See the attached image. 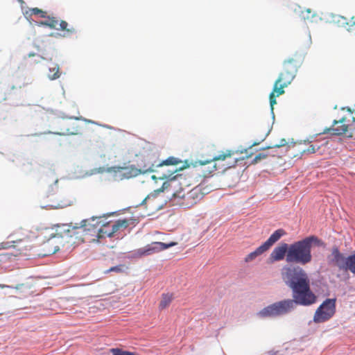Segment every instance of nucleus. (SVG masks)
Returning <instances> with one entry per match:
<instances>
[{
	"label": "nucleus",
	"mask_w": 355,
	"mask_h": 355,
	"mask_svg": "<svg viewBox=\"0 0 355 355\" xmlns=\"http://www.w3.org/2000/svg\"><path fill=\"white\" fill-rule=\"evenodd\" d=\"M282 278L292 290L293 299L284 300L263 308L258 313L260 317L272 318L286 315L294 310L297 304L309 306L316 302V296L310 288L308 275L302 268L284 267L282 270Z\"/></svg>",
	"instance_id": "nucleus-1"
},
{
	"label": "nucleus",
	"mask_w": 355,
	"mask_h": 355,
	"mask_svg": "<svg viewBox=\"0 0 355 355\" xmlns=\"http://www.w3.org/2000/svg\"><path fill=\"white\" fill-rule=\"evenodd\" d=\"M182 161L175 157H169L157 164L147 163L139 168L135 165L127 166H112L108 169V171L113 173L115 179L118 180H128L137 177L141 174H145L155 171V167H162L164 166H176L180 164Z\"/></svg>",
	"instance_id": "nucleus-2"
},
{
	"label": "nucleus",
	"mask_w": 355,
	"mask_h": 355,
	"mask_svg": "<svg viewBox=\"0 0 355 355\" xmlns=\"http://www.w3.org/2000/svg\"><path fill=\"white\" fill-rule=\"evenodd\" d=\"M299 66L300 62L295 58L284 61L283 70L275 82L272 91L269 96L272 111L277 103L276 98L284 94V88L287 87L295 78Z\"/></svg>",
	"instance_id": "nucleus-3"
},
{
	"label": "nucleus",
	"mask_w": 355,
	"mask_h": 355,
	"mask_svg": "<svg viewBox=\"0 0 355 355\" xmlns=\"http://www.w3.org/2000/svg\"><path fill=\"white\" fill-rule=\"evenodd\" d=\"M313 243L318 245L322 244L316 236H310L290 245L286 254V261L301 265L310 263L312 260L311 248Z\"/></svg>",
	"instance_id": "nucleus-4"
},
{
	"label": "nucleus",
	"mask_w": 355,
	"mask_h": 355,
	"mask_svg": "<svg viewBox=\"0 0 355 355\" xmlns=\"http://www.w3.org/2000/svg\"><path fill=\"white\" fill-rule=\"evenodd\" d=\"M14 237L15 239L10 241L2 242L0 244V249H8L10 247L17 248L19 254L25 253L27 250L31 249V239L35 236L34 233L25 227H20L16 230L12 235L9 236Z\"/></svg>",
	"instance_id": "nucleus-5"
},
{
	"label": "nucleus",
	"mask_w": 355,
	"mask_h": 355,
	"mask_svg": "<svg viewBox=\"0 0 355 355\" xmlns=\"http://www.w3.org/2000/svg\"><path fill=\"white\" fill-rule=\"evenodd\" d=\"M239 151L226 150L219 152L218 155L213 157L210 159L205 161H196L193 164L197 173L203 178H207L212 175V173L218 169L216 162L225 161L228 158L234 157L238 154Z\"/></svg>",
	"instance_id": "nucleus-6"
},
{
	"label": "nucleus",
	"mask_w": 355,
	"mask_h": 355,
	"mask_svg": "<svg viewBox=\"0 0 355 355\" xmlns=\"http://www.w3.org/2000/svg\"><path fill=\"white\" fill-rule=\"evenodd\" d=\"M329 264L337 266L340 270H350L355 273V254L345 257L338 248L332 249L331 254L327 257Z\"/></svg>",
	"instance_id": "nucleus-7"
},
{
	"label": "nucleus",
	"mask_w": 355,
	"mask_h": 355,
	"mask_svg": "<svg viewBox=\"0 0 355 355\" xmlns=\"http://www.w3.org/2000/svg\"><path fill=\"white\" fill-rule=\"evenodd\" d=\"M130 225L128 219L118 220L114 223L107 221V218L101 217L100 235L98 239L112 237L114 234L121 230L126 229Z\"/></svg>",
	"instance_id": "nucleus-8"
},
{
	"label": "nucleus",
	"mask_w": 355,
	"mask_h": 355,
	"mask_svg": "<svg viewBox=\"0 0 355 355\" xmlns=\"http://www.w3.org/2000/svg\"><path fill=\"white\" fill-rule=\"evenodd\" d=\"M336 313V299H327L317 309L313 321L316 323L324 322L331 318Z\"/></svg>",
	"instance_id": "nucleus-9"
},
{
	"label": "nucleus",
	"mask_w": 355,
	"mask_h": 355,
	"mask_svg": "<svg viewBox=\"0 0 355 355\" xmlns=\"http://www.w3.org/2000/svg\"><path fill=\"white\" fill-rule=\"evenodd\" d=\"M177 170L173 171H168L167 173H163L159 179L160 180H166L163 182L162 186L155 189L153 192L148 194L141 202V205H144L147 204V202L150 200L151 199H155L157 196L161 193L164 192L165 190H167L168 187H172L173 184L178 180L179 178L182 179L181 175H177L172 177L173 174L176 172Z\"/></svg>",
	"instance_id": "nucleus-10"
},
{
	"label": "nucleus",
	"mask_w": 355,
	"mask_h": 355,
	"mask_svg": "<svg viewBox=\"0 0 355 355\" xmlns=\"http://www.w3.org/2000/svg\"><path fill=\"white\" fill-rule=\"evenodd\" d=\"M101 217H92L83 220L78 228V233H83L85 236H96L100 235Z\"/></svg>",
	"instance_id": "nucleus-11"
},
{
	"label": "nucleus",
	"mask_w": 355,
	"mask_h": 355,
	"mask_svg": "<svg viewBox=\"0 0 355 355\" xmlns=\"http://www.w3.org/2000/svg\"><path fill=\"white\" fill-rule=\"evenodd\" d=\"M175 244L176 243L175 242H171L169 243L153 242L144 248H141L135 250V254L137 257L151 255L174 246Z\"/></svg>",
	"instance_id": "nucleus-12"
},
{
	"label": "nucleus",
	"mask_w": 355,
	"mask_h": 355,
	"mask_svg": "<svg viewBox=\"0 0 355 355\" xmlns=\"http://www.w3.org/2000/svg\"><path fill=\"white\" fill-rule=\"evenodd\" d=\"M45 21L38 23L39 26H46L51 28L61 30L66 32L67 35L73 34L76 32V28L73 27L68 28V23L64 20H59L56 17H46Z\"/></svg>",
	"instance_id": "nucleus-13"
},
{
	"label": "nucleus",
	"mask_w": 355,
	"mask_h": 355,
	"mask_svg": "<svg viewBox=\"0 0 355 355\" xmlns=\"http://www.w3.org/2000/svg\"><path fill=\"white\" fill-rule=\"evenodd\" d=\"M180 193H173V197H179L182 198V201L180 204L184 208H190L196 205L201 198V193H199L198 189H193L189 191L187 194L180 196Z\"/></svg>",
	"instance_id": "nucleus-14"
},
{
	"label": "nucleus",
	"mask_w": 355,
	"mask_h": 355,
	"mask_svg": "<svg viewBox=\"0 0 355 355\" xmlns=\"http://www.w3.org/2000/svg\"><path fill=\"white\" fill-rule=\"evenodd\" d=\"M348 124L346 123V118L343 117L339 120H334L332 126L325 128L323 134H330L331 135L339 136L345 134L347 131Z\"/></svg>",
	"instance_id": "nucleus-15"
},
{
	"label": "nucleus",
	"mask_w": 355,
	"mask_h": 355,
	"mask_svg": "<svg viewBox=\"0 0 355 355\" xmlns=\"http://www.w3.org/2000/svg\"><path fill=\"white\" fill-rule=\"evenodd\" d=\"M289 245L286 243H282L275 247L270 254V260L271 262L279 261L283 260L286 257Z\"/></svg>",
	"instance_id": "nucleus-16"
},
{
	"label": "nucleus",
	"mask_w": 355,
	"mask_h": 355,
	"mask_svg": "<svg viewBox=\"0 0 355 355\" xmlns=\"http://www.w3.org/2000/svg\"><path fill=\"white\" fill-rule=\"evenodd\" d=\"M62 236L59 235H54L45 244V248L49 253L54 254L60 250V245L58 243H60Z\"/></svg>",
	"instance_id": "nucleus-17"
},
{
	"label": "nucleus",
	"mask_w": 355,
	"mask_h": 355,
	"mask_svg": "<svg viewBox=\"0 0 355 355\" xmlns=\"http://www.w3.org/2000/svg\"><path fill=\"white\" fill-rule=\"evenodd\" d=\"M286 234L283 229H278L275 231L263 244L269 250L282 236Z\"/></svg>",
	"instance_id": "nucleus-18"
},
{
	"label": "nucleus",
	"mask_w": 355,
	"mask_h": 355,
	"mask_svg": "<svg viewBox=\"0 0 355 355\" xmlns=\"http://www.w3.org/2000/svg\"><path fill=\"white\" fill-rule=\"evenodd\" d=\"M336 22L338 24V26L343 27L348 31H351L352 28L355 25L354 17H351L350 19H348L343 16H338L336 17Z\"/></svg>",
	"instance_id": "nucleus-19"
},
{
	"label": "nucleus",
	"mask_w": 355,
	"mask_h": 355,
	"mask_svg": "<svg viewBox=\"0 0 355 355\" xmlns=\"http://www.w3.org/2000/svg\"><path fill=\"white\" fill-rule=\"evenodd\" d=\"M302 143L295 144L292 147L296 148L300 152V155L303 154H313L317 153L322 146H318L314 144H311L307 148H302Z\"/></svg>",
	"instance_id": "nucleus-20"
},
{
	"label": "nucleus",
	"mask_w": 355,
	"mask_h": 355,
	"mask_svg": "<svg viewBox=\"0 0 355 355\" xmlns=\"http://www.w3.org/2000/svg\"><path fill=\"white\" fill-rule=\"evenodd\" d=\"M268 250L263 244L258 247L254 251L249 253L244 259L245 262L249 263L255 260L258 257L261 256Z\"/></svg>",
	"instance_id": "nucleus-21"
},
{
	"label": "nucleus",
	"mask_w": 355,
	"mask_h": 355,
	"mask_svg": "<svg viewBox=\"0 0 355 355\" xmlns=\"http://www.w3.org/2000/svg\"><path fill=\"white\" fill-rule=\"evenodd\" d=\"M173 300V295L172 293H163L159 304V309L164 310L166 309Z\"/></svg>",
	"instance_id": "nucleus-22"
},
{
	"label": "nucleus",
	"mask_w": 355,
	"mask_h": 355,
	"mask_svg": "<svg viewBox=\"0 0 355 355\" xmlns=\"http://www.w3.org/2000/svg\"><path fill=\"white\" fill-rule=\"evenodd\" d=\"M251 155L252 154H250V155H248L246 156H243V157H234L232 162H228V163H227L225 164H223V167L224 168V169H227V168H230L232 167H234L236 165V164H237V162L239 161L244 160L245 159L251 157Z\"/></svg>",
	"instance_id": "nucleus-23"
},
{
	"label": "nucleus",
	"mask_w": 355,
	"mask_h": 355,
	"mask_svg": "<svg viewBox=\"0 0 355 355\" xmlns=\"http://www.w3.org/2000/svg\"><path fill=\"white\" fill-rule=\"evenodd\" d=\"M50 73L49 74V78L51 80H55L60 77L59 73V67L58 66H54L52 68L49 69Z\"/></svg>",
	"instance_id": "nucleus-24"
},
{
	"label": "nucleus",
	"mask_w": 355,
	"mask_h": 355,
	"mask_svg": "<svg viewBox=\"0 0 355 355\" xmlns=\"http://www.w3.org/2000/svg\"><path fill=\"white\" fill-rule=\"evenodd\" d=\"M110 351L112 353V355H137L135 353L123 351L119 348H112Z\"/></svg>",
	"instance_id": "nucleus-25"
},
{
	"label": "nucleus",
	"mask_w": 355,
	"mask_h": 355,
	"mask_svg": "<svg viewBox=\"0 0 355 355\" xmlns=\"http://www.w3.org/2000/svg\"><path fill=\"white\" fill-rule=\"evenodd\" d=\"M30 12H31V15H39L42 18H46V12L45 11H43L42 10L38 8H31L30 10Z\"/></svg>",
	"instance_id": "nucleus-26"
},
{
	"label": "nucleus",
	"mask_w": 355,
	"mask_h": 355,
	"mask_svg": "<svg viewBox=\"0 0 355 355\" xmlns=\"http://www.w3.org/2000/svg\"><path fill=\"white\" fill-rule=\"evenodd\" d=\"M286 144H287L286 140L285 139H282L279 144H274L272 146H267V147L264 148L263 149H269L271 148H280V147L286 146Z\"/></svg>",
	"instance_id": "nucleus-27"
},
{
	"label": "nucleus",
	"mask_w": 355,
	"mask_h": 355,
	"mask_svg": "<svg viewBox=\"0 0 355 355\" xmlns=\"http://www.w3.org/2000/svg\"><path fill=\"white\" fill-rule=\"evenodd\" d=\"M267 157V155L266 154H264V153H259L258 155H257L253 159L252 162V164H257V162H259L260 160L263 159H265Z\"/></svg>",
	"instance_id": "nucleus-28"
},
{
	"label": "nucleus",
	"mask_w": 355,
	"mask_h": 355,
	"mask_svg": "<svg viewBox=\"0 0 355 355\" xmlns=\"http://www.w3.org/2000/svg\"><path fill=\"white\" fill-rule=\"evenodd\" d=\"M124 266L123 265H119L114 267H111L110 269L107 270L106 272H121L123 271Z\"/></svg>",
	"instance_id": "nucleus-29"
},
{
	"label": "nucleus",
	"mask_w": 355,
	"mask_h": 355,
	"mask_svg": "<svg viewBox=\"0 0 355 355\" xmlns=\"http://www.w3.org/2000/svg\"><path fill=\"white\" fill-rule=\"evenodd\" d=\"M310 139H311V140H309V139L305 140V141H304V144H306V142H307L308 144H311V143L313 142V141H315V140H314V139H315V136H311V137H310Z\"/></svg>",
	"instance_id": "nucleus-30"
},
{
	"label": "nucleus",
	"mask_w": 355,
	"mask_h": 355,
	"mask_svg": "<svg viewBox=\"0 0 355 355\" xmlns=\"http://www.w3.org/2000/svg\"><path fill=\"white\" fill-rule=\"evenodd\" d=\"M306 12H307V15L306 16L304 15L303 16L304 18H309V14H311V10L307 9V10H306Z\"/></svg>",
	"instance_id": "nucleus-31"
},
{
	"label": "nucleus",
	"mask_w": 355,
	"mask_h": 355,
	"mask_svg": "<svg viewBox=\"0 0 355 355\" xmlns=\"http://www.w3.org/2000/svg\"><path fill=\"white\" fill-rule=\"evenodd\" d=\"M152 179H153V180H156V179H157V177H156L155 175H153V176H152Z\"/></svg>",
	"instance_id": "nucleus-32"
},
{
	"label": "nucleus",
	"mask_w": 355,
	"mask_h": 355,
	"mask_svg": "<svg viewBox=\"0 0 355 355\" xmlns=\"http://www.w3.org/2000/svg\"><path fill=\"white\" fill-rule=\"evenodd\" d=\"M322 134H323V133H322V132H320V133H318V134H317V135H315V137H317V135H322Z\"/></svg>",
	"instance_id": "nucleus-33"
},
{
	"label": "nucleus",
	"mask_w": 355,
	"mask_h": 355,
	"mask_svg": "<svg viewBox=\"0 0 355 355\" xmlns=\"http://www.w3.org/2000/svg\"><path fill=\"white\" fill-rule=\"evenodd\" d=\"M77 131H78V130H76V132H71V134H76V133H77V132H76Z\"/></svg>",
	"instance_id": "nucleus-34"
},
{
	"label": "nucleus",
	"mask_w": 355,
	"mask_h": 355,
	"mask_svg": "<svg viewBox=\"0 0 355 355\" xmlns=\"http://www.w3.org/2000/svg\"><path fill=\"white\" fill-rule=\"evenodd\" d=\"M327 144V141H326L324 144H323L322 146H326Z\"/></svg>",
	"instance_id": "nucleus-35"
},
{
	"label": "nucleus",
	"mask_w": 355,
	"mask_h": 355,
	"mask_svg": "<svg viewBox=\"0 0 355 355\" xmlns=\"http://www.w3.org/2000/svg\"><path fill=\"white\" fill-rule=\"evenodd\" d=\"M33 55H35V54H34V53H33V54H31V53H30V54H29V56H30V57H31V56H33Z\"/></svg>",
	"instance_id": "nucleus-36"
}]
</instances>
